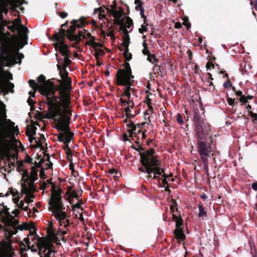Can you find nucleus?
<instances>
[{
  "label": "nucleus",
  "instance_id": "f257e3e1",
  "mask_svg": "<svg viewBox=\"0 0 257 257\" xmlns=\"http://www.w3.org/2000/svg\"><path fill=\"white\" fill-rule=\"evenodd\" d=\"M22 143L17 140L11 128H0V172L6 177V172L18 162V154Z\"/></svg>",
  "mask_w": 257,
  "mask_h": 257
},
{
  "label": "nucleus",
  "instance_id": "f03ea898",
  "mask_svg": "<svg viewBox=\"0 0 257 257\" xmlns=\"http://www.w3.org/2000/svg\"><path fill=\"white\" fill-rule=\"evenodd\" d=\"M37 80L40 84L37 83L34 80L29 81L30 86L34 90L39 89L41 93L46 97L47 104L48 105V110L51 118H54L59 115L56 102L58 97L55 95L56 85L50 80L47 83H43L46 81V77L43 75H40ZM32 97H35V91H30L29 93Z\"/></svg>",
  "mask_w": 257,
  "mask_h": 257
},
{
  "label": "nucleus",
  "instance_id": "7ed1b4c3",
  "mask_svg": "<svg viewBox=\"0 0 257 257\" xmlns=\"http://www.w3.org/2000/svg\"><path fill=\"white\" fill-rule=\"evenodd\" d=\"M198 152L201 160L208 159L212 155V148L208 139L210 138V126L204 122L203 118L195 113L193 116Z\"/></svg>",
  "mask_w": 257,
  "mask_h": 257
},
{
  "label": "nucleus",
  "instance_id": "20e7f679",
  "mask_svg": "<svg viewBox=\"0 0 257 257\" xmlns=\"http://www.w3.org/2000/svg\"><path fill=\"white\" fill-rule=\"evenodd\" d=\"M139 153L141 156V162L145 167L148 174L147 180H157L161 181V176L165 173V169L162 168L161 161L155 156V151L151 148L145 151L143 148H140Z\"/></svg>",
  "mask_w": 257,
  "mask_h": 257
},
{
  "label": "nucleus",
  "instance_id": "39448f33",
  "mask_svg": "<svg viewBox=\"0 0 257 257\" xmlns=\"http://www.w3.org/2000/svg\"><path fill=\"white\" fill-rule=\"evenodd\" d=\"M49 205L53 207L52 212L59 225L64 228L70 225V217L65 211V207L62 203V196L57 192H53L49 201Z\"/></svg>",
  "mask_w": 257,
  "mask_h": 257
},
{
  "label": "nucleus",
  "instance_id": "423d86ee",
  "mask_svg": "<svg viewBox=\"0 0 257 257\" xmlns=\"http://www.w3.org/2000/svg\"><path fill=\"white\" fill-rule=\"evenodd\" d=\"M134 76L132 75L130 64L126 62L123 65V68L119 69L116 74V83L118 85L124 86L123 90L133 92V88Z\"/></svg>",
  "mask_w": 257,
  "mask_h": 257
},
{
  "label": "nucleus",
  "instance_id": "0eeeda50",
  "mask_svg": "<svg viewBox=\"0 0 257 257\" xmlns=\"http://www.w3.org/2000/svg\"><path fill=\"white\" fill-rule=\"evenodd\" d=\"M14 55L10 49L5 45L0 46V71L3 74V79L10 81L13 80V75L9 71L3 70V68L10 64L13 59Z\"/></svg>",
  "mask_w": 257,
  "mask_h": 257
},
{
  "label": "nucleus",
  "instance_id": "6e6552de",
  "mask_svg": "<svg viewBox=\"0 0 257 257\" xmlns=\"http://www.w3.org/2000/svg\"><path fill=\"white\" fill-rule=\"evenodd\" d=\"M57 66L60 71L61 78L63 79V81L61 80H57L59 85L56 86L55 91L58 90L61 94H64L66 90L71 88V79L69 77L68 72L65 68H62L60 64H57Z\"/></svg>",
  "mask_w": 257,
  "mask_h": 257
},
{
  "label": "nucleus",
  "instance_id": "1a4fd4ad",
  "mask_svg": "<svg viewBox=\"0 0 257 257\" xmlns=\"http://www.w3.org/2000/svg\"><path fill=\"white\" fill-rule=\"evenodd\" d=\"M65 30L61 28L59 30V32L55 33L53 41L57 43L55 44V48L56 50H59L63 56H68L70 54L69 46L64 43L63 40L65 38Z\"/></svg>",
  "mask_w": 257,
  "mask_h": 257
},
{
  "label": "nucleus",
  "instance_id": "9d476101",
  "mask_svg": "<svg viewBox=\"0 0 257 257\" xmlns=\"http://www.w3.org/2000/svg\"><path fill=\"white\" fill-rule=\"evenodd\" d=\"M60 131L57 138L59 142L63 143H69L73 139L74 134L70 130L69 125H61L57 127Z\"/></svg>",
  "mask_w": 257,
  "mask_h": 257
},
{
  "label": "nucleus",
  "instance_id": "9b49d317",
  "mask_svg": "<svg viewBox=\"0 0 257 257\" xmlns=\"http://www.w3.org/2000/svg\"><path fill=\"white\" fill-rule=\"evenodd\" d=\"M0 206H3V208L0 210V217L6 224L9 225H12L15 221L14 217L10 213L9 209L7 206H5L4 203H0Z\"/></svg>",
  "mask_w": 257,
  "mask_h": 257
},
{
  "label": "nucleus",
  "instance_id": "f8f14e48",
  "mask_svg": "<svg viewBox=\"0 0 257 257\" xmlns=\"http://www.w3.org/2000/svg\"><path fill=\"white\" fill-rule=\"evenodd\" d=\"M71 23L72 25L70 27L69 29L67 31L65 30L66 35H67L68 39L70 41L77 40L78 37H77L76 35L74 34V31L76 28L77 27H79L78 21L77 20H73L71 22Z\"/></svg>",
  "mask_w": 257,
  "mask_h": 257
},
{
  "label": "nucleus",
  "instance_id": "ddd939ff",
  "mask_svg": "<svg viewBox=\"0 0 257 257\" xmlns=\"http://www.w3.org/2000/svg\"><path fill=\"white\" fill-rule=\"evenodd\" d=\"M133 25V22L132 19L128 18L125 21L124 28L122 29V32L123 34L124 35V41H130V38L128 33L131 32L128 30L131 28V27Z\"/></svg>",
  "mask_w": 257,
  "mask_h": 257
},
{
  "label": "nucleus",
  "instance_id": "4468645a",
  "mask_svg": "<svg viewBox=\"0 0 257 257\" xmlns=\"http://www.w3.org/2000/svg\"><path fill=\"white\" fill-rule=\"evenodd\" d=\"M2 229L4 232L5 237L7 239H10L14 234L16 233V231L14 230V229L9 227H4L2 225H0V231Z\"/></svg>",
  "mask_w": 257,
  "mask_h": 257
},
{
  "label": "nucleus",
  "instance_id": "2eb2a0df",
  "mask_svg": "<svg viewBox=\"0 0 257 257\" xmlns=\"http://www.w3.org/2000/svg\"><path fill=\"white\" fill-rule=\"evenodd\" d=\"M65 113L66 119V121H67L65 125L68 124L69 125V121L71 119V116L72 115V112H71V110H70L69 104V101L68 100H66Z\"/></svg>",
  "mask_w": 257,
  "mask_h": 257
},
{
  "label": "nucleus",
  "instance_id": "dca6fc26",
  "mask_svg": "<svg viewBox=\"0 0 257 257\" xmlns=\"http://www.w3.org/2000/svg\"><path fill=\"white\" fill-rule=\"evenodd\" d=\"M124 122L126 123V126L128 128V133L131 136H133V133H136L135 131L137 130V126L132 120H130L127 123V119H125Z\"/></svg>",
  "mask_w": 257,
  "mask_h": 257
},
{
  "label": "nucleus",
  "instance_id": "f3484780",
  "mask_svg": "<svg viewBox=\"0 0 257 257\" xmlns=\"http://www.w3.org/2000/svg\"><path fill=\"white\" fill-rule=\"evenodd\" d=\"M108 11L110 12V10L109 9H108ZM111 13L114 18L119 20L122 17L124 14V12L122 9L120 8L119 10L114 9L112 11H111Z\"/></svg>",
  "mask_w": 257,
  "mask_h": 257
},
{
  "label": "nucleus",
  "instance_id": "a211bd4d",
  "mask_svg": "<svg viewBox=\"0 0 257 257\" xmlns=\"http://www.w3.org/2000/svg\"><path fill=\"white\" fill-rule=\"evenodd\" d=\"M94 14H96L97 13H99L98 18L100 20H106L108 21V19L106 17V15L105 14V11L103 9H102L101 8H95L94 10Z\"/></svg>",
  "mask_w": 257,
  "mask_h": 257
},
{
  "label": "nucleus",
  "instance_id": "6ab92c4d",
  "mask_svg": "<svg viewBox=\"0 0 257 257\" xmlns=\"http://www.w3.org/2000/svg\"><path fill=\"white\" fill-rule=\"evenodd\" d=\"M130 41H124L123 44L125 47V51L124 52V57L126 61H130L132 59V55L131 53L128 52V44L130 43Z\"/></svg>",
  "mask_w": 257,
  "mask_h": 257
},
{
  "label": "nucleus",
  "instance_id": "aec40b11",
  "mask_svg": "<svg viewBox=\"0 0 257 257\" xmlns=\"http://www.w3.org/2000/svg\"><path fill=\"white\" fill-rule=\"evenodd\" d=\"M173 219L175 221L176 229H183V219L181 217H178L176 215H174Z\"/></svg>",
  "mask_w": 257,
  "mask_h": 257
},
{
  "label": "nucleus",
  "instance_id": "412c9836",
  "mask_svg": "<svg viewBox=\"0 0 257 257\" xmlns=\"http://www.w3.org/2000/svg\"><path fill=\"white\" fill-rule=\"evenodd\" d=\"M174 232L178 239L184 240L185 239V235L183 233V229H175Z\"/></svg>",
  "mask_w": 257,
  "mask_h": 257
},
{
  "label": "nucleus",
  "instance_id": "4be33fe9",
  "mask_svg": "<svg viewBox=\"0 0 257 257\" xmlns=\"http://www.w3.org/2000/svg\"><path fill=\"white\" fill-rule=\"evenodd\" d=\"M10 192L13 195V200L14 203H18L19 202V197L18 196L19 192L17 190L10 188Z\"/></svg>",
  "mask_w": 257,
  "mask_h": 257
},
{
  "label": "nucleus",
  "instance_id": "5701e85b",
  "mask_svg": "<svg viewBox=\"0 0 257 257\" xmlns=\"http://www.w3.org/2000/svg\"><path fill=\"white\" fill-rule=\"evenodd\" d=\"M170 209L173 217L174 215H175V212L178 211V210L177 208V203L176 201L174 199L172 200V204L170 206Z\"/></svg>",
  "mask_w": 257,
  "mask_h": 257
},
{
  "label": "nucleus",
  "instance_id": "b1692460",
  "mask_svg": "<svg viewBox=\"0 0 257 257\" xmlns=\"http://www.w3.org/2000/svg\"><path fill=\"white\" fill-rule=\"evenodd\" d=\"M51 248H52V247L47 246H43L40 247L39 251V254L40 257H43V254L45 255V253H47V252L49 251Z\"/></svg>",
  "mask_w": 257,
  "mask_h": 257
},
{
  "label": "nucleus",
  "instance_id": "393cba45",
  "mask_svg": "<svg viewBox=\"0 0 257 257\" xmlns=\"http://www.w3.org/2000/svg\"><path fill=\"white\" fill-rule=\"evenodd\" d=\"M113 27H114L113 24H112L111 26H109V24L107 23L106 25V28L108 30V32H107L106 35L107 37H109V36L110 37L111 39H112V38L114 37V34L112 30V29L113 28Z\"/></svg>",
  "mask_w": 257,
  "mask_h": 257
},
{
  "label": "nucleus",
  "instance_id": "a878e982",
  "mask_svg": "<svg viewBox=\"0 0 257 257\" xmlns=\"http://www.w3.org/2000/svg\"><path fill=\"white\" fill-rule=\"evenodd\" d=\"M199 213L198 216L201 217H207V212L204 210L202 205L199 204L198 205Z\"/></svg>",
  "mask_w": 257,
  "mask_h": 257
},
{
  "label": "nucleus",
  "instance_id": "bb28decb",
  "mask_svg": "<svg viewBox=\"0 0 257 257\" xmlns=\"http://www.w3.org/2000/svg\"><path fill=\"white\" fill-rule=\"evenodd\" d=\"M136 133H133V135L134 134L136 137H138V138L141 137L142 139H145L146 138V135L144 132H143L140 128L138 129L137 128V130L135 131Z\"/></svg>",
  "mask_w": 257,
  "mask_h": 257
},
{
  "label": "nucleus",
  "instance_id": "cd10ccee",
  "mask_svg": "<svg viewBox=\"0 0 257 257\" xmlns=\"http://www.w3.org/2000/svg\"><path fill=\"white\" fill-rule=\"evenodd\" d=\"M147 60L151 63L154 64V63H157L159 61V59L157 58L154 54H150L149 55L148 57L147 58Z\"/></svg>",
  "mask_w": 257,
  "mask_h": 257
},
{
  "label": "nucleus",
  "instance_id": "c85d7f7f",
  "mask_svg": "<svg viewBox=\"0 0 257 257\" xmlns=\"http://www.w3.org/2000/svg\"><path fill=\"white\" fill-rule=\"evenodd\" d=\"M17 206L21 209H23L25 211H27L29 209L28 205L25 206V203L23 201L21 200L19 203H15Z\"/></svg>",
  "mask_w": 257,
  "mask_h": 257
},
{
  "label": "nucleus",
  "instance_id": "c756f323",
  "mask_svg": "<svg viewBox=\"0 0 257 257\" xmlns=\"http://www.w3.org/2000/svg\"><path fill=\"white\" fill-rule=\"evenodd\" d=\"M203 164V168L205 172V174L208 176L209 173H208V159H203V160H202Z\"/></svg>",
  "mask_w": 257,
  "mask_h": 257
},
{
  "label": "nucleus",
  "instance_id": "7c9ffc66",
  "mask_svg": "<svg viewBox=\"0 0 257 257\" xmlns=\"http://www.w3.org/2000/svg\"><path fill=\"white\" fill-rule=\"evenodd\" d=\"M119 100L120 102L121 103L122 105L124 107L127 106L126 105H130L131 103H132V105H134V101L132 100H128V101H127L120 98Z\"/></svg>",
  "mask_w": 257,
  "mask_h": 257
},
{
  "label": "nucleus",
  "instance_id": "2f4dec72",
  "mask_svg": "<svg viewBox=\"0 0 257 257\" xmlns=\"http://www.w3.org/2000/svg\"><path fill=\"white\" fill-rule=\"evenodd\" d=\"M47 232L48 235L51 237H55L57 235V231L54 228H48Z\"/></svg>",
  "mask_w": 257,
  "mask_h": 257
},
{
  "label": "nucleus",
  "instance_id": "473e14b6",
  "mask_svg": "<svg viewBox=\"0 0 257 257\" xmlns=\"http://www.w3.org/2000/svg\"><path fill=\"white\" fill-rule=\"evenodd\" d=\"M140 11V14L141 16V17L144 20V24L147 23V18L145 16V10H144V9L143 7H142V8H139V10L138 11ZM148 24H146V26H148Z\"/></svg>",
  "mask_w": 257,
  "mask_h": 257
},
{
  "label": "nucleus",
  "instance_id": "72a5a7b5",
  "mask_svg": "<svg viewBox=\"0 0 257 257\" xmlns=\"http://www.w3.org/2000/svg\"><path fill=\"white\" fill-rule=\"evenodd\" d=\"M131 108L130 107V106H127L125 107H124V110L125 111L126 115L127 117L131 116L132 117H134L135 116V114H132L131 112Z\"/></svg>",
  "mask_w": 257,
  "mask_h": 257
},
{
  "label": "nucleus",
  "instance_id": "f704fd0d",
  "mask_svg": "<svg viewBox=\"0 0 257 257\" xmlns=\"http://www.w3.org/2000/svg\"><path fill=\"white\" fill-rule=\"evenodd\" d=\"M77 37H78V40H74L73 41H75L77 43H78L80 41H81V38H86V37L83 34V32L79 31L78 33V35H76Z\"/></svg>",
  "mask_w": 257,
  "mask_h": 257
},
{
  "label": "nucleus",
  "instance_id": "c9c22d12",
  "mask_svg": "<svg viewBox=\"0 0 257 257\" xmlns=\"http://www.w3.org/2000/svg\"><path fill=\"white\" fill-rule=\"evenodd\" d=\"M135 4L136 5V10L138 11L139 8L143 7V3L141 0H135Z\"/></svg>",
  "mask_w": 257,
  "mask_h": 257
},
{
  "label": "nucleus",
  "instance_id": "e433bc0d",
  "mask_svg": "<svg viewBox=\"0 0 257 257\" xmlns=\"http://www.w3.org/2000/svg\"><path fill=\"white\" fill-rule=\"evenodd\" d=\"M70 54L68 55V56H64L63 61L65 63V66H64V68H66V65L69 64L70 63H71V60H70Z\"/></svg>",
  "mask_w": 257,
  "mask_h": 257
},
{
  "label": "nucleus",
  "instance_id": "4c0bfd02",
  "mask_svg": "<svg viewBox=\"0 0 257 257\" xmlns=\"http://www.w3.org/2000/svg\"><path fill=\"white\" fill-rule=\"evenodd\" d=\"M160 65H158L156 64L153 67V70L154 71L155 74H159V72H161Z\"/></svg>",
  "mask_w": 257,
  "mask_h": 257
},
{
  "label": "nucleus",
  "instance_id": "58836bf2",
  "mask_svg": "<svg viewBox=\"0 0 257 257\" xmlns=\"http://www.w3.org/2000/svg\"><path fill=\"white\" fill-rule=\"evenodd\" d=\"M177 120L178 123L179 124H183L184 123L183 119L182 118V115L180 113H178L177 114Z\"/></svg>",
  "mask_w": 257,
  "mask_h": 257
},
{
  "label": "nucleus",
  "instance_id": "ea45409f",
  "mask_svg": "<svg viewBox=\"0 0 257 257\" xmlns=\"http://www.w3.org/2000/svg\"><path fill=\"white\" fill-rule=\"evenodd\" d=\"M233 91L235 92L236 95L240 96L242 95V92L241 91H237L235 89V88L234 87L232 88Z\"/></svg>",
  "mask_w": 257,
  "mask_h": 257
},
{
  "label": "nucleus",
  "instance_id": "a19ab883",
  "mask_svg": "<svg viewBox=\"0 0 257 257\" xmlns=\"http://www.w3.org/2000/svg\"><path fill=\"white\" fill-rule=\"evenodd\" d=\"M161 180H162L163 185H159L160 187L164 188L165 187V186L166 185H168L167 179H165V178H163V179H161Z\"/></svg>",
  "mask_w": 257,
  "mask_h": 257
},
{
  "label": "nucleus",
  "instance_id": "79ce46f5",
  "mask_svg": "<svg viewBox=\"0 0 257 257\" xmlns=\"http://www.w3.org/2000/svg\"><path fill=\"white\" fill-rule=\"evenodd\" d=\"M103 25L101 24L100 26V34L102 36L105 37L107 36V33L102 29Z\"/></svg>",
  "mask_w": 257,
  "mask_h": 257
},
{
  "label": "nucleus",
  "instance_id": "37998d69",
  "mask_svg": "<svg viewBox=\"0 0 257 257\" xmlns=\"http://www.w3.org/2000/svg\"><path fill=\"white\" fill-rule=\"evenodd\" d=\"M53 252V250L52 249V248H51L49 251L47 252V253H45V255H44V257H51V255Z\"/></svg>",
  "mask_w": 257,
  "mask_h": 257
},
{
  "label": "nucleus",
  "instance_id": "c03bdc74",
  "mask_svg": "<svg viewBox=\"0 0 257 257\" xmlns=\"http://www.w3.org/2000/svg\"><path fill=\"white\" fill-rule=\"evenodd\" d=\"M122 96H125L128 98V100H130V98L131 97V92L124 90V92H123Z\"/></svg>",
  "mask_w": 257,
  "mask_h": 257
},
{
  "label": "nucleus",
  "instance_id": "a18cd8bd",
  "mask_svg": "<svg viewBox=\"0 0 257 257\" xmlns=\"http://www.w3.org/2000/svg\"><path fill=\"white\" fill-rule=\"evenodd\" d=\"M147 31V29L144 25H142V28H139V31L141 34H144L145 32Z\"/></svg>",
  "mask_w": 257,
  "mask_h": 257
},
{
  "label": "nucleus",
  "instance_id": "49530a36",
  "mask_svg": "<svg viewBox=\"0 0 257 257\" xmlns=\"http://www.w3.org/2000/svg\"><path fill=\"white\" fill-rule=\"evenodd\" d=\"M234 98L232 99L231 98L228 97L227 99V102L230 105H233L234 104Z\"/></svg>",
  "mask_w": 257,
  "mask_h": 257
},
{
  "label": "nucleus",
  "instance_id": "de8ad7c7",
  "mask_svg": "<svg viewBox=\"0 0 257 257\" xmlns=\"http://www.w3.org/2000/svg\"><path fill=\"white\" fill-rule=\"evenodd\" d=\"M64 149L67 151V154H68V152L71 153V150L68 145L69 143H64Z\"/></svg>",
  "mask_w": 257,
  "mask_h": 257
},
{
  "label": "nucleus",
  "instance_id": "09e8293b",
  "mask_svg": "<svg viewBox=\"0 0 257 257\" xmlns=\"http://www.w3.org/2000/svg\"><path fill=\"white\" fill-rule=\"evenodd\" d=\"M59 16L62 19L65 18L68 16L67 13L66 12H59Z\"/></svg>",
  "mask_w": 257,
  "mask_h": 257
},
{
  "label": "nucleus",
  "instance_id": "8fccbe9b",
  "mask_svg": "<svg viewBox=\"0 0 257 257\" xmlns=\"http://www.w3.org/2000/svg\"><path fill=\"white\" fill-rule=\"evenodd\" d=\"M239 100L240 102H242L243 103H246L247 101V98L244 95L241 96V97L239 98Z\"/></svg>",
  "mask_w": 257,
  "mask_h": 257
},
{
  "label": "nucleus",
  "instance_id": "3c124183",
  "mask_svg": "<svg viewBox=\"0 0 257 257\" xmlns=\"http://www.w3.org/2000/svg\"><path fill=\"white\" fill-rule=\"evenodd\" d=\"M251 187L254 191H257V181L252 183Z\"/></svg>",
  "mask_w": 257,
  "mask_h": 257
},
{
  "label": "nucleus",
  "instance_id": "603ef678",
  "mask_svg": "<svg viewBox=\"0 0 257 257\" xmlns=\"http://www.w3.org/2000/svg\"><path fill=\"white\" fill-rule=\"evenodd\" d=\"M250 116L255 120H257V114L252 112H249Z\"/></svg>",
  "mask_w": 257,
  "mask_h": 257
},
{
  "label": "nucleus",
  "instance_id": "864d4df0",
  "mask_svg": "<svg viewBox=\"0 0 257 257\" xmlns=\"http://www.w3.org/2000/svg\"><path fill=\"white\" fill-rule=\"evenodd\" d=\"M142 53L145 55H147V56L148 57L149 55H150V53L148 51V49H145L144 48L143 50H142Z\"/></svg>",
  "mask_w": 257,
  "mask_h": 257
},
{
  "label": "nucleus",
  "instance_id": "5fc2aeb1",
  "mask_svg": "<svg viewBox=\"0 0 257 257\" xmlns=\"http://www.w3.org/2000/svg\"><path fill=\"white\" fill-rule=\"evenodd\" d=\"M231 86V83H230V82H224L223 83V87L224 88H229Z\"/></svg>",
  "mask_w": 257,
  "mask_h": 257
},
{
  "label": "nucleus",
  "instance_id": "6e6d98bb",
  "mask_svg": "<svg viewBox=\"0 0 257 257\" xmlns=\"http://www.w3.org/2000/svg\"><path fill=\"white\" fill-rule=\"evenodd\" d=\"M22 32L24 34H27L29 32V30L27 28V27H24L23 26H22Z\"/></svg>",
  "mask_w": 257,
  "mask_h": 257
},
{
  "label": "nucleus",
  "instance_id": "4d7b16f0",
  "mask_svg": "<svg viewBox=\"0 0 257 257\" xmlns=\"http://www.w3.org/2000/svg\"><path fill=\"white\" fill-rule=\"evenodd\" d=\"M117 171L114 169H111L109 170V173L111 174H117Z\"/></svg>",
  "mask_w": 257,
  "mask_h": 257
},
{
  "label": "nucleus",
  "instance_id": "13d9d810",
  "mask_svg": "<svg viewBox=\"0 0 257 257\" xmlns=\"http://www.w3.org/2000/svg\"><path fill=\"white\" fill-rule=\"evenodd\" d=\"M24 241L28 245H30L31 244V242L30 241V238H29V237L25 238L24 239Z\"/></svg>",
  "mask_w": 257,
  "mask_h": 257
},
{
  "label": "nucleus",
  "instance_id": "bf43d9fd",
  "mask_svg": "<svg viewBox=\"0 0 257 257\" xmlns=\"http://www.w3.org/2000/svg\"><path fill=\"white\" fill-rule=\"evenodd\" d=\"M12 213L17 215L20 213V210L18 209H16L12 212Z\"/></svg>",
  "mask_w": 257,
  "mask_h": 257
},
{
  "label": "nucleus",
  "instance_id": "052dcab7",
  "mask_svg": "<svg viewBox=\"0 0 257 257\" xmlns=\"http://www.w3.org/2000/svg\"><path fill=\"white\" fill-rule=\"evenodd\" d=\"M172 174H170V175H167V174H165V173H164L162 175V177L165 178V179H169L170 178V177L172 176Z\"/></svg>",
  "mask_w": 257,
  "mask_h": 257
},
{
  "label": "nucleus",
  "instance_id": "680f3d73",
  "mask_svg": "<svg viewBox=\"0 0 257 257\" xmlns=\"http://www.w3.org/2000/svg\"><path fill=\"white\" fill-rule=\"evenodd\" d=\"M27 102L30 105H32L34 103L33 100L30 97L28 99Z\"/></svg>",
  "mask_w": 257,
  "mask_h": 257
},
{
  "label": "nucleus",
  "instance_id": "e2e57ef3",
  "mask_svg": "<svg viewBox=\"0 0 257 257\" xmlns=\"http://www.w3.org/2000/svg\"><path fill=\"white\" fill-rule=\"evenodd\" d=\"M183 25L186 26L187 29H189L191 28V24L189 22H184Z\"/></svg>",
  "mask_w": 257,
  "mask_h": 257
},
{
  "label": "nucleus",
  "instance_id": "0e129e2a",
  "mask_svg": "<svg viewBox=\"0 0 257 257\" xmlns=\"http://www.w3.org/2000/svg\"><path fill=\"white\" fill-rule=\"evenodd\" d=\"M99 53H100L101 55H104V53L103 52V51L102 50H100L99 52H97L96 54L95 55V57H97V56L99 55Z\"/></svg>",
  "mask_w": 257,
  "mask_h": 257
},
{
  "label": "nucleus",
  "instance_id": "69168bd1",
  "mask_svg": "<svg viewBox=\"0 0 257 257\" xmlns=\"http://www.w3.org/2000/svg\"><path fill=\"white\" fill-rule=\"evenodd\" d=\"M181 27H182V25H181V23H177L175 24V28H176L179 29V28H181Z\"/></svg>",
  "mask_w": 257,
  "mask_h": 257
},
{
  "label": "nucleus",
  "instance_id": "338daca9",
  "mask_svg": "<svg viewBox=\"0 0 257 257\" xmlns=\"http://www.w3.org/2000/svg\"><path fill=\"white\" fill-rule=\"evenodd\" d=\"M201 198L203 199H206L207 198V195L205 194V193H203V194H202L201 195Z\"/></svg>",
  "mask_w": 257,
  "mask_h": 257
},
{
  "label": "nucleus",
  "instance_id": "774afa93",
  "mask_svg": "<svg viewBox=\"0 0 257 257\" xmlns=\"http://www.w3.org/2000/svg\"><path fill=\"white\" fill-rule=\"evenodd\" d=\"M146 124V122H142V123H139V124H138V127H139V128H142L144 125H145Z\"/></svg>",
  "mask_w": 257,
  "mask_h": 257
}]
</instances>
